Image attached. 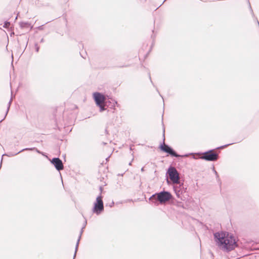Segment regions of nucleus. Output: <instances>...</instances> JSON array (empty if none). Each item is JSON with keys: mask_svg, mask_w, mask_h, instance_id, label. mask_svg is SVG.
Returning <instances> with one entry per match:
<instances>
[{"mask_svg": "<svg viewBox=\"0 0 259 259\" xmlns=\"http://www.w3.org/2000/svg\"><path fill=\"white\" fill-rule=\"evenodd\" d=\"M44 25H40V26H39L37 28V29H38V30H43V29H44Z\"/></svg>", "mask_w": 259, "mask_h": 259, "instance_id": "nucleus-22", "label": "nucleus"}, {"mask_svg": "<svg viewBox=\"0 0 259 259\" xmlns=\"http://www.w3.org/2000/svg\"><path fill=\"white\" fill-rule=\"evenodd\" d=\"M149 78H150V81H151V83H152V84L154 85L153 83V82H152V79H151V76H150V74H149Z\"/></svg>", "mask_w": 259, "mask_h": 259, "instance_id": "nucleus-26", "label": "nucleus"}, {"mask_svg": "<svg viewBox=\"0 0 259 259\" xmlns=\"http://www.w3.org/2000/svg\"><path fill=\"white\" fill-rule=\"evenodd\" d=\"M35 48L36 52H38L39 49V46H38V45L37 44H35Z\"/></svg>", "mask_w": 259, "mask_h": 259, "instance_id": "nucleus-21", "label": "nucleus"}, {"mask_svg": "<svg viewBox=\"0 0 259 259\" xmlns=\"http://www.w3.org/2000/svg\"><path fill=\"white\" fill-rule=\"evenodd\" d=\"M104 211V203L102 200L101 194L97 197L95 202L94 203V206L92 209L93 213L97 215L100 214Z\"/></svg>", "mask_w": 259, "mask_h": 259, "instance_id": "nucleus-6", "label": "nucleus"}, {"mask_svg": "<svg viewBox=\"0 0 259 259\" xmlns=\"http://www.w3.org/2000/svg\"><path fill=\"white\" fill-rule=\"evenodd\" d=\"M170 180L174 184H178L179 181V174L176 168L173 166H169L166 172Z\"/></svg>", "mask_w": 259, "mask_h": 259, "instance_id": "nucleus-8", "label": "nucleus"}, {"mask_svg": "<svg viewBox=\"0 0 259 259\" xmlns=\"http://www.w3.org/2000/svg\"><path fill=\"white\" fill-rule=\"evenodd\" d=\"M24 151H35L38 153H41L42 154V152H41L39 150H38L35 147H32V148H25L24 149H22L20 150V152H23Z\"/></svg>", "mask_w": 259, "mask_h": 259, "instance_id": "nucleus-13", "label": "nucleus"}, {"mask_svg": "<svg viewBox=\"0 0 259 259\" xmlns=\"http://www.w3.org/2000/svg\"><path fill=\"white\" fill-rule=\"evenodd\" d=\"M114 203L113 201L112 202L111 204H110V205H109L110 207H112L113 205H114Z\"/></svg>", "mask_w": 259, "mask_h": 259, "instance_id": "nucleus-25", "label": "nucleus"}, {"mask_svg": "<svg viewBox=\"0 0 259 259\" xmlns=\"http://www.w3.org/2000/svg\"><path fill=\"white\" fill-rule=\"evenodd\" d=\"M214 149H210L202 153V156L201 159L207 161H217L219 158V153L214 152Z\"/></svg>", "mask_w": 259, "mask_h": 259, "instance_id": "nucleus-7", "label": "nucleus"}, {"mask_svg": "<svg viewBox=\"0 0 259 259\" xmlns=\"http://www.w3.org/2000/svg\"><path fill=\"white\" fill-rule=\"evenodd\" d=\"M165 1H166V0H164V1H163V2L162 3V4H163V3H164V2H165Z\"/></svg>", "mask_w": 259, "mask_h": 259, "instance_id": "nucleus-36", "label": "nucleus"}, {"mask_svg": "<svg viewBox=\"0 0 259 259\" xmlns=\"http://www.w3.org/2000/svg\"><path fill=\"white\" fill-rule=\"evenodd\" d=\"M156 91H157L158 93H159L157 88H156ZM159 94H160V93H159ZM159 95H160V96L161 97H162V96H161V95L160 94H159Z\"/></svg>", "mask_w": 259, "mask_h": 259, "instance_id": "nucleus-29", "label": "nucleus"}, {"mask_svg": "<svg viewBox=\"0 0 259 259\" xmlns=\"http://www.w3.org/2000/svg\"><path fill=\"white\" fill-rule=\"evenodd\" d=\"M87 224V221L85 220L84 222V224H83V226H84V228L85 227Z\"/></svg>", "mask_w": 259, "mask_h": 259, "instance_id": "nucleus-24", "label": "nucleus"}, {"mask_svg": "<svg viewBox=\"0 0 259 259\" xmlns=\"http://www.w3.org/2000/svg\"><path fill=\"white\" fill-rule=\"evenodd\" d=\"M151 37H152V38H154V37H155V35H151Z\"/></svg>", "mask_w": 259, "mask_h": 259, "instance_id": "nucleus-31", "label": "nucleus"}, {"mask_svg": "<svg viewBox=\"0 0 259 259\" xmlns=\"http://www.w3.org/2000/svg\"><path fill=\"white\" fill-rule=\"evenodd\" d=\"M21 152H20V151H19V152H18L17 153H13L12 152H10V153H9L8 154H6V153H5L2 156V158H3V156H8L9 157H12V156H15L17 154H18L19 153H21Z\"/></svg>", "mask_w": 259, "mask_h": 259, "instance_id": "nucleus-14", "label": "nucleus"}, {"mask_svg": "<svg viewBox=\"0 0 259 259\" xmlns=\"http://www.w3.org/2000/svg\"><path fill=\"white\" fill-rule=\"evenodd\" d=\"M174 199L173 196L169 191L162 190L153 194L149 198V200L154 203L155 206H158L159 204H165L168 201Z\"/></svg>", "mask_w": 259, "mask_h": 259, "instance_id": "nucleus-2", "label": "nucleus"}, {"mask_svg": "<svg viewBox=\"0 0 259 259\" xmlns=\"http://www.w3.org/2000/svg\"><path fill=\"white\" fill-rule=\"evenodd\" d=\"M10 25V22H9L8 20L4 22V24L3 25V27L5 28H8Z\"/></svg>", "mask_w": 259, "mask_h": 259, "instance_id": "nucleus-16", "label": "nucleus"}, {"mask_svg": "<svg viewBox=\"0 0 259 259\" xmlns=\"http://www.w3.org/2000/svg\"><path fill=\"white\" fill-rule=\"evenodd\" d=\"M20 27L21 28H29V27H32V26H31L30 24L28 22H20L19 23Z\"/></svg>", "mask_w": 259, "mask_h": 259, "instance_id": "nucleus-12", "label": "nucleus"}, {"mask_svg": "<svg viewBox=\"0 0 259 259\" xmlns=\"http://www.w3.org/2000/svg\"><path fill=\"white\" fill-rule=\"evenodd\" d=\"M50 162L58 171H60L63 169L64 165L62 161L59 158L54 157L51 160Z\"/></svg>", "mask_w": 259, "mask_h": 259, "instance_id": "nucleus-10", "label": "nucleus"}, {"mask_svg": "<svg viewBox=\"0 0 259 259\" xmlns=\"http://www.w3.org/2000/svg\"><path fill=\"white\" fill-rule=\"evenodd\" d=\"M247 2H248V5H249V8L250 11L251 12V13L252 16L254 17V13H253V10L252 9V8L251 7V5L250 4L249 1L247 0Z\"/></svg>", "mask_w": 259, "mask_h": 259, "instance_id": "nucleus-20", "label": "nucleus"}, {"mask_svg": "<svg viewBox=\"0 0 259 259\" xmlns=\"http://www.w3.org/2000/svg\"><path fill=\"white\" fill-rule=\"evenodd\" d=\"M159 148L163 152L166 153L172 157L176 158L187 157L188 155L192 153L186 154L185 155H180L178 154L175 150L167 144H165V128L163 129V141L160 144Z\"/></svg>", "mask_w": 259, "mask_h": 259, "instance_id": "nucleus-3", "label": "nucleus"}, {"mask_svg": "<svg viewBox=\"0 0 259 259\" xmlns=\"http://www.w3.org/2000/svg\"><path fill=\"white\" fill-rule=\"evenodd\" d=\"M177 205H178V206H179V207H184L183 204H182V203L181 202H178Z\"/></svg>", "mask_w": 259, "mask_h": 259, "instance_id": "nucleus-23", "label": "nucleus"}, {"mask_svg": "<svg viewBox=\"0 0 259 259\" xmlns=\"http://www.w3.org/2000/svg\"><path fill=\"white\" fill-rule=\"evenodd\" d=\"M84 229V226H82V228H81V230L80 231L79 235L78 236V238L77 239V242H76V246H75V252H74V256H73V259L74 258V257L76 256V252H77V251L78 250L79 243L80 240L81 239V235H82V234L83 233Z\"/></svg>", "mask_w": 259, "mask_h": 259, "instance_id": "nucleus-11", "label": "nucleus"}, {"mask_svg": "<svg viewBox=\"0 0 259 259\" xmlns=\"http://www.w3.org/2000/svg\"><path fill=\"white\" fill-rule=\"evenodd\" d=\"M141 171H144V167H142L141 169Z\"/></svg>", "mask_w": 259, "mask_h": 259, "instance_id": "nucleus-27", "label": "nucleus"}, {"mask_svg": "<svg viewBox=\"0 0 259 259\" xmlns=\"http://www.w3.org/2000/svg\"><path fill=\"white\" fill-rule=\"evenodd\" d=\"M105 111L107 110L108 113H114L115 110V106L118 105L117 102L112 98L107 97L103 103Z\"/></svg>", "mask_w": 259, "mask_h": 259, "instance_id": "nucleus-4", "label": "nucleus"}, {"mask_svg": "<svg viewBox=\"0 0 259 259\" xmlns=\"http://www.w3.org/2000/svg\"><path fill=\"white\" fill-rule=\"evenodd\" d=\"M93 96L96 105L100 108V112H102L105 111L104 105L103 104L107 96H104L99 92H95L93 93Z\"/></svg>", "mask_w": 259, "mask_h": 259, "instance_id": "nucleus-5", "label": "nucleus"}, {"mask_svg": "<svg viewBox=\"0 0 259 259\" xmlns=\"http://www.w3.org/2000/svg\"><path fill=\"white\" fill-rule=\"evenodd\" d=\"M11 102V100H10V101L9 102V106L7 108V111H6V114L5 115V117H4V118L3 119H2L0 121V122H2L6 118V117L7 114H8V112L9 111V108H10V106Z\"/></svg>", "mask_w": 259, "mask_h": 259, "instance_id": "nucleus-17", "label": "nucleus"}, {"mask_svg": "<svg viewBox=\"0 0 259 259\" xmlns=\"http://www.w3.org/2000/svg\"><path fill=\"white\" fill-rule=\"evenodd\" d=\"M109 158V157H107V158H106V160H108V158Z\"/></svg>", "mask_w": 259, "mask_h": 259, "instance_id": "nucleus-35", "label": "nucleus"}, {"mask_svg": "<svg viewBox=\"0 0 259 259\" xmlns=\"http://www.w3.org/2000/svg\"><path fill=\"white\" fill-rule=\"evenodd\" d=\"M103 144L104 145H106V143L103 142Z\"/></svg>", "mask_w": 259, "mask_h": 259, "instance_id": "nucleus-33", "label": "nucleus"}, {"mask_svg": "<svg viewBox=\"0 0 259 259\" xmlns=\"http://www.w3.org/2000/svg\"><path fill=\"white\" fill-rule=\"evenodd\" d=\"M100 190L102 192V187H100Z\"/></svg>", "mask_w": 259, "mask_h": 259, "instance_id": "nucleus-30", "label": "nucleus"}, {"mask_svg": "<svg viewBox=\"0 0 259 259\" xmlns=\"http://www.w3.org/2000/svg\"><path fill=\"white\" fill-rule=\"evenodd\" d=\"M173 189L177 197L181 200H184L182 195L186 192L187 187L184 186L183 183L180 182L178 184H175L173 186Z\"/></svg>", "mask_w": 259, "mask_h": 259, "instance_id": "nucleus-9", "label": "nucleus"}, {"mask_svg": "<svg viewBox=\"0 0 259 259\" xmlns=\"http://www.w3.org/2000/svg\"><path fill=\"white\" fill-rule=\"evenodd\" d=\"M214 239L218 245L222 250L229 252L234 249L237 243L233 235L226 231L215 232L213 234Z\"/></svg>", "mask_w": 259, "mask_h": 259, "instance_id": "nucleus-1", "label": "nucleus"}, {"mask_svg": "<svg viewBox=\"0 0 259 259\" xmlns=\"http://www.w3.org/2000/svg\"><path fill=\"white\" fill-rule=\"evenodd\" d=\"M212 169V170L214 172V174L215 175L217 178L218 179V181H220L219 174L217 172V171L215 170L214 167L213 166Z\"/></svg>", "mask_w": 259, "mask_h": 259, "instance_id": "nucleus-19", "label": "nucleus"}, {"mask_svg": "<svg viewBox=\"0 0 259 259\" xmlns=\"http://www.w3.org/2000/svg\"><path fill=\"white\" fill-rule=\"evenodd\" d=\"M44 38H42V39H41V40H40V42H44Z\"/></svg>", "mask_w": 259, "mask_h": 259, "instance_id": "nucleus-28", "label": "nucleus"}, {"mask_svg": "<svg viewBox=\"0 0 259 259\" xmlns=\"http://www.w3.org/2000/svg\"><path fill=\"white\" fill-rule=\"evenodd\" d=\"M131 164H132V162H130L129 163V165H131Z\"/></svg>", "mask_w": 259, "mask_h": 259, "instance_id": "nucleus-34", "label": "nucleus"}, {"mask_svg": "<svg viewBox=\"0 0 259 259\" xmlns=\"http://www.w3.org/2000/svg\"><path fill=\"white\" fill-rule=\"evenodd\" d=\"M105 132H106V134H108V131H107V130H105Z\"/></svg>", "mask_w": 259, "mask_h": 259, "instance_id": "nucleus-32", "label": "nucleus"}, {"mask_svg": "<svg viewBox=\"0 0 259 259\" xmlns=\"http://www.w3.org/2000/svg\"><path fill=\"white\" fill-rule=\"evenodd\" d=\"M130 65L129 64H123L122 65H115L114 66V67H118V68H124V67H128Z\"/></svg>", "mask_w": 259, "mask_h": 259, "instance_id": "nucleus-18", "label": "nucleus"}, {"mask_svg": "<svg viewBox=\"0 0 259 259\" xmlns=\"http://www.w3.org/2000/svg\"><path fill=\"white\" fill-rule=\"evenodd\" d=\"M234 143L227 144H226V145L220 146L219 147H217V148H215V149H224V148H226V147H228V146H229L230 145H231L233 144Z\"/></svg>", "mask_w": 259, "mask_h": 259, "instance_id": "nucleus-15", "label": "nucleus"}]
</instances>
